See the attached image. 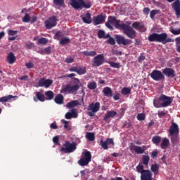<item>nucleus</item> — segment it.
Wrapping results in <instances>:
<instances>
[{
  "mask_svg": "<svg viewBox=\"0 0 180 180\" xmlns=\"http://www.w3.org/2000/svg\"><path fill=\"white\" fill-rule=\"evenodd\" d=\"M142 162L146 167L148 166V162H150V156L148 155H143L142 156Z\"/></svg>",
  "mask_w": 180,
  "mask_h": 180,
  "instance_id": "473e14b6",
  "label": "nucleus"
},
{
  "mask_svg": "<svg viewBox=\"0 0 180 180\" xmlns=\"http://www.w3.org/2000/svg\"><path fill=\"white\" fill-rule=\"evenodd\" d=\"M15 61H16L15 54H13V52H10L7 56V63H8V64H13Z\"/></svg>",
  "mask_w": 180,
  "mask_h": 180,
  "instance_id": "a878e982",
  "label": "nucleus"
},
{
  "mask_svg": "<svg viewBox=\"0 0 180 180\" xmlns=\"http://www.w3.org/2000/svg\"><path fill=\"white\" fill-rule=\"evenodd\" d=\"M162 74L165 75V77H167V78H175V77H176L175 70L171 68H165L163 69Z\"/></svg>",
  "mask_w": 180,
  "mask_h": 180,
  "instance_id": "ddd939ff",
  "label": "nucleus"
},
{
  "mask_svg": "<svg viewBox=\"0 0 180 180\" xmlns=\"http://www.w3.org/2000/svg\"><path fill=\"white\" fill-rule=\"evenodd\" d=\"M110 65L112 67V68H120V64L115 62H110Z\"/></svg>",
  "mask_w": 180,
  "mask_h": 180,
  "instance_id": "5fc2aeb1",
  "label": "nucleus"
},
{
  "mask_svg": "<svg viewBox=\"0 0 180 180\" xmlns=\"http://www.w3.org/2000/svg\"><path fill=\"white\" fill-rule=\"evenodd\" d=\"M98 39H103L105 37V31L100 30L98 32Z\"/></svg>",
  "mask_w": 180,
  "mask_h": 180,
  "instance_id": "864d4df0",
  "label": "nucleus"
},
{
  "mask_svg": "<svg viewBox=\"0 0 180 180\" xmlns=\"http://www.w3.org/2000/svg\"><path fill=\"white\" fill-rule=\"evenodd\" d=\"M150 169L152 172H154L155 175H157L158 174V171L160 169V166H158V164H153L150 166Z\"/></svg>",
  "mask_w": 180,
  "mask_h": 180,
  "instance_id": "72a5a7b5",
  "label": "nucleus"
},
{
  "mask_svg": "<svg viewBox=\"0 0 180 180\" xmlns=\"http://www.w3.org/2000/svg\"><path fill=\"white\" fill-rule=\"evenodd\" d=\"M73 82L75 85L67 84L61 89L60 94H75L79 89V84L81 82L78 78H73Z\"/></svg>",
  "mask_w": 180,
  "mask_h": 180,
  "instance_id": "7ed1b4c3",
  "label": "nucleus"
},
{
  "mask_svg": "<svg viewBox=\"0 0 180 180\" xmlns=\"http://www.w3.org/2000/svg\"><path fill=\"white\" fill-rule=\"evenodd\" d=\"M72 117H73L74 119H76V117H78V112H77V111H75V110H72V112H70Z\"/></svg>",
  "mask_w": 180,
  "mask_h": 180,
  "instance_id": "e2e57ef3",
  "label": "nucleus"
},
{
  "mask_svg": "<svg viewBox=\"0 0 180 180\" xmlns=\"http://www.w3.org/2000/svg\"><path fill=\"white\" fill-rule=\"evenodd\" d=\"M172 8L176 13V16L180 18V1L176 0L172 4Z\"/></svg>",
  "mask_w": 180,
  "mask_h": 180,
  "instance_id": "a211bd4d",
  "label": "nucleus"
},
{
  "mask_svg": "<svg viewBox=\"0 0 180 180\" xmlns=\"http://www.w3.org/2000/svg\"><path fill=\"white\" fill-rule=\"evenodd\" d=\"M53 4L56 6H63L64 5V0H53Z\"/></svg>",
  "mask_w": 180,
  "mask_h": 180,
  "instance_id": "de8ad7c7",
  "label": "nucleus"
},
{
  "mask_svg": "<svg viewBox=\"0 0 180 180\" xmlns=\"http://www.w3.org/2000/svg\"><path fill=\"white\" fill-rule=\"evenodd\" d=\"M83 54L84 56H86V57H94V56H96V51H83Z\"/></svg>",
  "mask_w": 180,
  "mask_h": 180,
  "instance_id": "e433bc0d",
  "label": "nucleus"
},
{
  "mask_svg": "<svg viewBox=\"0 0 180 180\" xmlns=\"http://www.w3.org/2000/svg\"><path fill=\"white\" fill-rule=\"evenodd\" d=\"M160 101L162 102V108H167L172 103V99H171V97H168L165 94L160 95Z\"/></svg>",
  "mask_w": 180,
  "mask_h": 180,
  "instance_id": "4468645a",
  "label": "nucleus"
},
{
  "mask_svg": "<svg viewBox=\"0 0 180 180\" xmlns=\"http://www.w3.org/2000/svg\"><path fill=\"white\" fill-rule=\"evenodd\" d=\"M25 46H26V49H33V47H34V44L32 42H26Z\"/></svg>",
  "mask_w": 180,
  "mask_h": 180,
  "instance_id": "6e6d98bb",
  "label": "nucleus"
},
{
  "mask_svg": "<svg viewBox=\"0 0 180 180\" xmlns=\"http://www.w3.org/2000/svg\"><path fill=\"white\" fill-rule=\"evenodd\" d=\"M165 115H167V112H165V111H161V112L159 111L158 112V117H160V119H161L162 117H164Z\"/></svg>",
  "mask_w": 180,
  "mask_h": 180,
  "instance_id": "69168bd1",
  "label": "nucleus"
},
{
  "mask_svg": "<svg viewBox=\"0 0 180 180\" xmlns=\"http://www.w3.org/2000/svg\"><path fill=\"white\" fill-rule=\"evenodd\" d=\"M79 105V102L77 100L72 101L66 104V108L71 109V108H75Z\"/></svg>",
  "mask_w": 180,
  "mask_h": 180,
  "instance_id": "c756f323",
  "label": "nucleus"
},
{
  "mask_svg": "<svg viewBox=\"0 0 180 180\" xmlns=\"http://www.w3.org/2000/svg\"><path fill=\"white\" fill-rule=\"evenodd\" d=\"M65 63H67V64H71V63H74V58H67L65 60Z\"/></svg>",
  "mask_w": 180,
  "mask_h": 180,
  "instance_id": "338daca9",
  "label": "nucleus"
},
{
  "mask_svg": "<svg viewBox=\"0 0 180 180\" xmlns=\"http://www.w3.org/2000/svg\"><path fill=\"white\" fill-rule=\"evenodd\" d=\"M53 84V80L48 79H45L44 78L40 79L38 85L39 86H44L45 88H50V86Z\"/></svg>",
  "mask_w": 180,
  "mask_h": 180,
  "instance_id": "dca6fc26",
  "label": "nucleus"
},
{
  "mask_svg": "<svg viewBox=\"0 0 180 180\" xmlns=\"http://www.w3.org/2000/svg\"><path fill=\"white\" fill-rule=\"evenodd\" d=\"M121 94L122 95H129V94H131V89L127 87H124L121 91Z\"/></svg>",
  "mask_w": 180,
  "mask_h": 180,
  "instance_id": "37998d69",
  "label": "nucleus"
},
{
  "mask_svg": "<svg viewBox=\"0 0 180 180\" xmlns=\"http://www.w3.org/2000/svg\"><path fill=\"white\" fill-rule=\"evenodd\" d=\"M40 54H47V55H50L51 54V46H48L46 48H44V49H42L41 51H39Z\"/></svg>",
  "mask_w": 180,
  "mask_h": 180,
  "instance_id": "f704fd0d",
  "label": "nucleus"
},
{
  "mask_svg": "<svg viewBox=\"0 0 180 180\" xmlns=\"http://www.w3.org/2000/svg\"><path fill=\"white\" fill-rule=\"evenodd\" d=\"M8 34L9 36H16V34H18V31L8 30Z\"/></svg>",
  "mask_w": 180,
  "mask_h": 180,
  "instance_id": "4d7b16f0",
  "label": "nucleus"
},
{
  "mask_svg": "<svg viewBox=\"0 0 180 180\" xmlns=\"http://www.w3.org/2000/svg\"><path fill=\"white\" fill-rule=\"evenodd\" d=\"M99 109H101V103L99 102L90 103L87 108L88 116H90V117H94V116H95V113L99 112Z\"/></svg>",
  "mask_w": 180,
  "mask_h": 180,
  "instance_id": "423d86ee",
  "label": "nucleus"
},
{
  "mask_svg": "<svg viewBox=\"0 0 180 180\" xmlns=\"http://www.w3.org/2000/svg\"><path fill=\"white\" fill-rule=\"evenodd\" d=\"M120 20L116 19V17L110 16L108 17V21L105 22V26L108 29H113L112 25H115V29L122 30L124 34L129 37V39H136L137 37V32L130 26V25L124 24Z\"/></svg>",
  "mask_w": 180,
  "mask_h": 180,
  "instance_id": "f257e3e1",
  "label": "nucleus"
},
{
  "mask_svg": "<svg viewBox=\"0 0 180 180\" xmlns=\"http://www.w3.org/2000/svg\"><path fill=\"white\" fill-rule=\"evenodd\" d=\"M25 67L28 68V70H30L31 68H33L34 67V65L32 62H29L25 63Z\"/></svg>",
  "mask_w": 180,
  "mask_h": 180,
  "instance_id": "0e129e2a",
  "label": "nucleus"
},
{
  "mask_svg": "<svg viewBox=\"0 0 180 180\" xmlns=\"http://www.w3.org/2000/svg\"><path fill=\"white\" fill-rule=\"evenodd\" d=\"M116 115H117V112L116 111H108L104 115V122H108V119L110 117H114L115 116H116Z\"/></svg>",
  "mask_w": 180,
  "mask_h": 180,
  "instance_id": "393cba45",
  "label": "nucleus"
},
{
  "mask_svg": "<svg viewBox=\"0 0 180 180\" xmlns=\"http://www.w3.org/2000/svg\"><path fill=\"white\" fill-rule=\"evenodd\" d=\"M105 19H106V16L101 14L96 17H94L93 22H94V24L95 25V26H98V25H101V23H102V22H103V20H105Z\"/></svg>",
  "mask_w": 180,
  "mask_h": 180,
  "instance_id": "aec40b11",
  "label": "nucleus"
},
{
  "mask_svg": "<svg viewBox=\"0 0 180 180\" xmlns=\"http://www.w3.org/2000/svg\"><path fill=\"white\" fill-rule=\"evenodd\" d=\"M115 40L120 46H129V44H131V39H126L124 36L119 34L115 35Z\"/></svg>",
  "mask_w": 180,
  "mask_h": 180,
  "instance_id": "9d476101",
  "label": "nucleus"
},
{
  "mask_svg": "<svg viewBox=\"0 0 180 180\" xmlns=\"http://www.w3.org/2000/svg\"><path fill=\"white\" fill-rule=\"evenodd\" d=\"M103 94L104 96H107V98H112L113 96V91L109 86H106L103 89Z\"/></svg>",
  "mask_w": 180,
  "mask_h": 180,
  "instance_id": "b1692460",
  "label": "nucleus"
},
{
  "mask_svg": "<svg viewBox=\"0 0 180 180\" xmlns=\"http://www.w3.org/2000/svg\"><path fill=\"white\" fill-rule=\"evenodd\" d=\"M46 43H49V39H47V38H41L38 40L37 44H43L45 46Z\"/></svg>",
  "mask_w": 180,
  "mask_h": 180,
  "instance_id": "c03bdc74",
  "label": "nucleus"
},
{
  "mask_svg": "<svg viewBox=\"0 0 180 180\" xmlns=\"http://www.w3.org/2000/svg\"><path fill=\"white\" fill-rule=\"evenodd\" d=\"M131 27L134 30L135 29L136 30H139V32H141V30L144 29V23L136 21L132 24Z\"/></svg>",
  "mask_w": 180,
  "mask_h": 180,
  "instance_id": "4be33fe9",
  "label": "nucleus"
},
{
  "mask_svg": "<svg viewBox=\"0 0 180 180\" xmlns=\"http://www.w3.org/2000/svg\"><path fill=\"white\" fill-rule=\"evenodd\" d=\"M13 98H18V96H12V95H8L6 96H3L0 98V102L4 103V102H9L11 99H13Z\"/></svg>",
  "mask_w": 180,
  "mask_h": 180,
  "instance_id": "c85d7f7f",
  "label": "nucleus"
},
{
  "mask_svg": "<svg viewBox=\"0 0 180 180\" xmlns=\"http://www.w3.org/2000/svg\"><path fill=\"white\" fill-rule=\"evenodd\" d=\"M98 84L95 82H91L88 84L87 88L91 91H94V89H96Z\"/></svg>",
  "mask_w": 180,
  "mask_h": 180,
  "instance_id": "58836bf2",
  "label": "nucleus"
},
{
  "mask_svg": "<svg viewBox=\"0 0 180 180\" xmlns=\"http://www.w3.org/2000/svg\"><path fill=\"white\" fill-rule=\"evenodd\" d=\"M137 120H139L140 122L143 120H146V114L144 113H139L136 117Z\"/></svg>",
  "mask_w": 180,
  "mask_h": 180,
  "instance_id": "49530a36",
  "label": "nucleus"
},
{
  "mask_svg": "<svg viewBox=\"0 0 180 180\" xmlns=\"http://www.w3.org/2000/svg\"><path fill=\"white\" fill-rule=\"evenodd\" d=\"M71 40L68 37H63L60 40L59 44L62 46H65V44H68L70 43Z\"/></svg>",
  "mask_w": 180,
  "mask_h": 180,
  "instance_id": "ea45409f",
  "label": "nucleus"
},
{
  "mask_svg": "<svg viewBox=\"0 0 180 180\" xmlns=\"http://www.w3.org/2000/svg\"><path fill=\"white\" fill-rule=\"evenodd\" d=\"M53 142L54 143V144H56V146H60V141L58 139V136H54L53 138Z\"/></svg>",
  "mask_w": 180,
  "mask_h": 180,
  "instance_id": "13d9d810",
  "label": "nucleus"
},
{
  "mask_svg": "<svg viewBox=\"0 0 180 180\" xmlns=\"http://www.w3.org/2000/svg\"><path fill=\"white\" fill-rule=\"evenodd\" d=\"M167 146H169V139H168L167 138H164L162 141L160 147L162 150H166Z\"/></svg>",
  "mask_w": 180,
  "mask_h": 180,
  "instance_id": "7c9ffc66",
  "label": "nucleus"
},
{
  "mask_svg": "<svg viewBox=\"0 0 180 180\" xmlns=\"http://www.w3.org/2000/svg\"><path fill=\"white\" fill-rule=\"evenodd\" d=\"M82 22L87 25L92 23V17L90 13H86L84 15H81Z\"/></svg>",
  "mask_w": 180,
  "mask_h": 180,
  "instance_id": "412c9836",
  "label": "nucleus"
},
{
  "mask_svg": "<svg viewBox=\"0 0 180 180\" xmlns=\"http://www.w3.org/2000/svg\"><path fill=\"white\" fill-rule=\"evenodd\" d=\"M46 29L50 30L54 26H57V18L56 16H51L44 22Z\"/></svg>",
  "mask_w": 180,
  "mask_h": 180,
  "instance_id": "9b49d317",
  "label": "nucleus"
},
{
  "mask_svg": "<svg viewBox=\"0 0 180 180\" xmlns=\"http://www.w3.org/2000/svg\"><path fill=\"white\" fill-rule=\"evenodd\" d=\"M91 160H92V155H91V152L86 151L84 153V157L78 161V164L81 167H85L91 162Z\"/></svg>",
  "mask_w": 180,
  "mask_h": 180,
  "instance_id": "6e6552de",
  "label": "nucleus"
},
{
  "mask_svg": "<svg viewBox=\"0 0 180 180\" xmlns=\"http://www.w3.org/2000/svg\"><path fill=\"white\" fill-rule=\"evenodd\" d=\"M50 127L53 130H57V129H58V126H57V123L56 122H53L52 124H51Z\"/></svg>",
  "mask_w": 180,
  "mask_h": 180,
  "instance_id": "052dcab7",
  "label": "nucleus"
},
{
  "mask_svg": "<svg viewBox=\"0 0 180 180\" xmlns=\"http://www.w3.org/2000/svg\"><path fill=\"white\" fill-rule=\"evenodd\" d=\"M169 134L171 136L172 143H174L178 140V134H179V127L175 122H172L169 129Z\"/></svg>",
  "mask_w": 180,
  "mask_h": 180,
  "instance_id": "39448f33",
  "label": "nucleus"
},
{
  "mask_svg": "<svg viewBox=\"0 0 180 180\" xmlns=\"http://www.w3.org/2000/svg\"><path fill=\"white\" fill-rule=\"evenodd\" d=\"M146 169H144V166L143 165H141V163H139L137 166H136V172H139V174H142V172H144V171H146Z\"/></svg>",
  "mask_w": 180,
  "mask_h": 180,
  "instance_id": "a19ab883",
  "label": "nucleus"
},
{
  "mask_svg": "<svg viewBox=\"0 0 180 180\" xmlns=\"http://www.w3.org/2000/svg\"><path fill=\"white\" fill-rule=\"evenodd\" d=\"M129 150L130 151H131V153L134 151L136 154H144L146 151V146H139L133 143H131V145L129 146Z\"/></svg>",
  "mask_w": 180,
  "mask_h": 180,
  "instance_id": "f8f14e48",
  "label": "nucleus"
},
{
  "mask_svg": "<svg viewBox=\"0 0 180 180\" xmlns=\"http://www.w3.org/2000/svg\"><path fill=\"white\" fill-rule=\"evenodd\" d=\"M63 32L61 31H58L55 34L54 39H56V40H60V38L63 37Z\"/></svg>",
  "mask_w": 180,
  "mask_h": 180,
  "instance_id": "603ef678",
  "label": "nucleus"
},
{
  "mask_svg": "<svg viewBox=\"0 0 180 180\" xmlns=\"http://www.w3.org/2000/svg\"><path fill=\"white\" fill-rule=\"evenodd\" d=\"M141 180H153V173L151 171L146 169L141 174Z\"/></svg>",
  "mask_w": 180,
  "mask_h": 180,
  "instance_id": "f3484780",
  "label": "nucleus"
},
{
  "mask_svg": "<svg viewBox=\"0 0 180 180\" xmlns=\"http://www.w3.org/2000/svg\"><path fill=\"white\" fill-rule=\"evenodd\" d=\"M152 142L154 144H160L161 143V136H155L152 138Z\"/></svg>",
  "mask_w": 180,
  "mask_h": 180,
  "instance_id": "79ce46f5",
  "label": "nucleus"
},
{
  "mask_svg": "<svg viewBox=\"0 0 180 180\" xmlns=\"http://www.w3.org/2000/svg\"><path fill=\"white\" fill-rule=\"evenodd\" d=\"M150 78H152L153 81H164L165 76L160 70H154L150 73Z\"/></svg>",
  "mask_w": 180,
  "mask_h": 180,
  "instance_id": "1a4fd4ad",
  "label": "nucleus"
},
{
  "mask_svg": "<svg viewBox=\"0 0 180 180\" xmlns=\"http://www.w3.org/2000/svg\"><path fill=\"white\" fill-rule=\"evenodd\" d=\"M77 74L78 75H84V74H86V68L84 66H77Z\"/></svg>",
  "mask_w": 180,
  "mask_h": 180,
  "instance_id": "2f4dec72",
  "label": "nucleus"
},
{
  "mask_svg": "<svg viewBox=\"0 0 180 180\" xmlns=\"http://www.w3.org/2000/svg\"><path fill=\"white\" fill-rule=\"evenodd\" d=\"M36 20H37V17L36 15H33L32 17L30 18V22L31 25H33V23L36 22Z\"/></svg>",
  "mask_w": 180,
  "mask_h": 180,
  "instance_id": "774afa93",
  "label": "nucleus"
},
{
  "mask_svg": "<svg viewBox=\"0 0 180 180\" xmlns=\"http://www.w3.org/2000/svg\"><path fill=\"white\" fill-rule=\"evenodd\" d=\"M171 33H172L174 35H178V34H180V29L179 30H174V29H172L170 30Z\"/></svg>",
  "mask_w": 180,
  "mask_h": 180,
  "instance_id": "680f3d73",
  "label": "nucleus"
},
{
  "mask_svg": "<svg viewBox=\"0 0 180 180\" xmlns=\"http://www.w3.org/2000/svg\"><path fill=\"white\" fill-rule=\"evenodd\" d=\"M86 138L89 141H94V140H95V134L92 132H87L86 134Z\"/></svg>",
  "mask_w": 180,
  "mask_h": 180,
  "instance_id": "4c0bfd02",
  "label": "nucleus"
},
{
  "mask_svg": "<svg viewBox=\"0 0 180 180\" xmlns=\"http://www.w3.org/2000/svg\"><path fill=\"white\" fill-rule=\"evenodd\" d=\"M148 40L150 42L156 41L157 43H162V44H167V43L172 42V39L168 37L167 33H153L148 36Z\"/></svg>",
  "mask_w": 180,
  "mask_h": 180,
  "instance_id": "f03ea898",
  "label": "nucleus"
},
{
  "mask_svg": "<svg viewBox=\"0 0 180 180\" xmlns=\"http://www.w3.org/2000/svg\"><path fill=\"white\" fill-rule=\"evenodd\" d=\"M22 22H24V23H29V22H30V15L25 13V16L22 18Z\"/></svg>",
  "mask_w": 180,
  "mask_h": 180,
  "instance_id": "09e8293b",
  "label": "nucleus"
},
{
  "mask_svg": "<svg viewBox=\"0 0 180 180\" xmlns=\"http://www.w3.org/2000/svg\"><path fill=\"white\" fill-rule=\"evenodd\" d=\"M153 106L158 108H162V100H161V96L159 97V98L153 101Z\"/></svg>",
  "mask_w": 180,
  "mask_h": 180,
  "instance_id": "bb28decb",
  "label": "nucleus"
},
{
  "mask_svg": "<svg viewBox=\"0 0 180 180\" xmlns=\"http://www.w3.org/2000/svg\"><path fill=\"white\" fill-rule=\"evenodd\" d=\"M107 43L108 44H110L111 46H115V44H116V41H115V39H113V37H112L107 40Z\"/></svg>",
  "mask_w": 180,
  "mask_h": 180,
  "instance_id": "8fccbe9b",
  "label": "nucleus"
},
{
  "mask_svg": "<svg viewBox=\"0 0 180 180\" xmlns=\"http://www.w3.org/2000/svg\"><path fill=\"white\" fill-rule=\"evenodd\" d=\"M54 101L58 105H63L64 102V96H63L62 94H58L56 96Z\"/></svg>",
  "mask_w": 180,
  "mask_h": 180,
  "instance_id": "cd10ccee",
  "label": "nucleus"
},
{
  "mask_svg": "<svg viewBox=\"0 0 180 180\" xmlns=\"http://www.w3.org/2000/svg\"><path fill=\"white\" fill-rule=\"evenodd\" d=\"M105 64V55L98 54L96 56L91 60L92 67H101Z\"/></svg>",
  "mask_w": 180,
  "mask_h": 180,
  "instance_id": "0eeeda50",
  "label": "nucleus"
},
{
  "mask_svg": "<svg viewBox=\"0 0 180 180\" xmlns=\"http://www.w3.org/2000/svg\"><path fill=\"white\" fill-rule=\"evenodd\" d=\"M91 4L89 2L85 3V1H84L83 0V3L82 4V8H85L86 9H89V8H91Z\"/></svg>",
  "mask_w": 180,
  "mask_h": 180,
  "instance_id": "3c124183",
  "label": "nucleus"
},
{
  "mask_svg": "<svg viewBox=\"0 0 180 180\" xmlns=\"http://www.w3.org/2000/svg\"><path fill=\"white\" fill-rule=\"evenodd\" d=\"M160 13V10H152L150 13V19H154L155 15H158Z\"/></svg>",
  "mask_w": 180,
  "mask_h": 180,
  "instance_id": "a18cd8bd",
  "label": "nucleus"
},
{
  "mask_svg": "<svg viewBox=\"0 0 180 180\" xmlns=\"http://www.w3.org/2000/svg\"><path fill=\"white\" fill-rule=\"evenodd\" d=\"M77 150V142L73 141L70 143L68 141H65L63 147L60 148V151L65 153V154H70L74 153Z\"/></svg>",
  "mask_w": 180,
  "mask_h": 180,
  "instance_id": "20e7f679",
  "label": "nucleus"
},
{
  "mask_svg": "<svg viewBox=\"0 0 180 180\" xmlns=\"http://www.w3.org/2000/svg\"><path fill=\"white\" fill-rule=\"evenodd\" d=\"M146 60V56L144 54L141 53L139 57L138 58L139 63H143Z\"/></svg>",
  "mask_w": 180,
  "mask_h": 180,
  "instance_id": "bf43d9fd",
  "label": "nucleus"
},
{
  "mask_svg": "<svg viewBox=\"0 0 180 180\" xmlns=\"http://www.w3.org/2000/svg\"><path fill=\"white\" fill-rule=\"evenodd\" d=\"M100 143L101 146L102 147V148H103V150H108L109 148L108 146H110V144H111L112 146H115V142L113 141V139L110 138H108L105 141H103V140L101 139Z\"/></svg>",
  "mask_w": 180,
  "mask_h": 180,
  "instance_id": "2eb2a0df",
  "label": "nucleus"
},
{
  "mask_svg": "<svg viewBox=\"0 0 180 180\" xmlns=\"http://www.w3.org/2000/svg\"><path fill=\"white\" fill-rule=\"evenodd\" d=\"M70 2L74 9H82L83 0H70Z\"/></svg>",
  "mask_w": 180,
  "mask_h": 180,
  "instance_id": "6ab92c4d",
  "label": "nucleus"
},
{
  "mask_svg": "<svg viewBox=\"0 0 180 180\" xmlns=\"http://www.w3.org/2000/svg\"><path fill=\"white\" fill-rule=\"evenodd\" d=\"M46 101H51L54 98V93L52 91H48L45 93Z\"/></svg>",
  "mask_w": 180,
  "mask_h": 180,
  "instance_id": "c9c22d12",
  "label": "nucleus"
},
{
  "mask_svg": "<svg viewBox=\"0 0 180 180\" xmlns=\"http://www.w3.org/2000/svg\"><path fill=\"white\" fill-rule=\"evenodd\" d=\"M35 94L36 96L33 97V99L35 102H39V101L40 102H44V101H46V97L44 96L43 94H41V92L37 91Z\"/></svg>",
  "mask_w": 180,
  "mask_h": 180,
  "instance_id": "5701e85b",
  "label": "nucleus"
}]
</instances>
